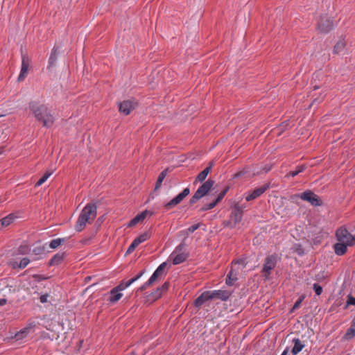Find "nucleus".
I'll list each match as a JSON object with an SVG mask.
<instances>
[{"mask_svg": "<svg viewBox=\"0 0 355 355\" xmlns=\"http://www.w3.org/2000/svg\"><path fill=\"white\" fill-rule=\"evenodd\" d=\"M166 266V263L164 262V263H161L153 273L155 275H156L158 277H159L160 276H162L163 271L165 269Z\"/></svg>", "mask_w": 355, "mask_h": 355, "instance_id": "34", "label": "nucleus"}, {"mask_svg": "<svg viewBox=\"0 0 355 355\" xmlns=\"http://www.w3.org/2000/svg\"><path fill=\"white\" fill-rule=\"evenodd\" d=\"M137 107V103L132 100L123 101L119 103V109L121 113L128 115Z\"/></svg>", "mask_w": 355, "mask_h": 355, "instance_id": "10", "label": "nucleus"}, {"mask_svg": "<svg viewBox=\"0 0 355 355\" xmlns=\"http://www.w3.org/2000/svg\"><path fill=\"white\" fill-rule=\"evenodd\" d=\"M313 290L317 295H320L322 292V288L318 284H313Z\"/></svg>", "mask_w": 355, "mask_h": 355, "instance_id": "42", "label": "nucleus"}, {"mask_svg": "<svg viewBox=\"0 0 355 355\" xmlns=\"http://www.w3.org/2000/svg\"><path fill=\"white\" fill-rule=\"evenodd\" d=\"M150 238V234L148 232H144L135 238L134 241L138 244L140 245L141 243L147 241Z\"/></svg>", "mask_w": 355, "mask_h": 355, "instance_id": "31", "label": "nucleus"}, {"mask_svg": "<svg viewBox=\"0 0 355 355\" xmlns=\"http://www.w3.org/2000/svg\"><path fill=\"white\" fill-rule=\"evenodd\" d=\"M348 247H350L349 245L338 241L334 245V250L336 254L341 256L347 252Z\"/></svg>", "mask_w": 355, "mask_h": 355, "instance_id": "17", "label": "nucleus"}, {"mask_svg": "<svg viewBox=\"0 0 355 355\" xmlns=\"http://www.w3.org/2000/svg\"><path fill=\"white\" fill-rule=\"evenodd\" d=\"M214 185V181L208 180L205 182L196 191L194 195L189 200V204H195L198 200L204 197L211 189Z\"/></svg>", "mask_w": 355, "mask_h": 355, "instance_id": "4", "label": "nucleus"}, {"mask_svg": "<svg viewBox=\"0 0 355 355\" xmlns=\"http://www.w3.org/2000/svg\"><path fill=\"white\" fill-rule=\"evenodd\" d=\"M147 213H148V211H143L137 215V216L139 217L140 222L143 221L145 219V218L146 217Z\"/></svg>", "mask_w": 355, "mask_h": 355, "instance_id": "47", "label": "nucleus"}, {"mask_svg": "<svg viewBox=\"0 0 355 355\" xmlns=\"http://www.w3.org/2000/svg\"><path fill=\"white\" fill-rule=\"evenodd\" d=\"M200 227V223H197V224H195V225H191V227H189L188 229H187L185 230V232L186 234L188 235L189 234H191L193 233V232H195L196 230H198L199 227Z\"/></svg>", "mask_w": 355, "mask_h": 355, "instance_id": "36", "label": "nucleus"}, {"mask_svg": "<svg viewBox=\"0 0 355 355\" xmlns=\"http://www.w3.org/2000/svg\"><path fill=\"white\" fill-rule=\"evenodd\" d=\"M275 266L276 258L274 256H268L265 259L262 271L266 277H268L270 275L271 270L275 267Z\"/></svg>", "mask_w": 355, "mask_h": 355, "instance_id": "13", "label": "nucleus"}, {"mask_svg": "<svg viewBox=\"0 0 355 355\" xmlns=\"http://www.w3.org/2000/svg\"><path fill=\"white\" fill-rule=\"evenodd\" d=\"M19 254H26L28 251V248L27 246H20L18 249Z\"/></svg>", "mask_w": 355, "mask_h": 355, "instance_id": "48", "label": "nucleus"}, {"mask_svg": "<svg viewBox=\"0 0 355 355\" xmlns=\"http://www.w3.org/2000/svg\"><path fill=\"white\" fill-rule=\"evenodd\" d=\"M140 221H139V217H137V216L133 218L128 223V227H133L135 225H136L137 223H139Z\"/></svg>", "mask_w": 355, "mask_h": 355, "instance_id": "43", "label": "nucleus"}, {"mask_svg": "<svg viewBox=\"0 0 355 355\" xmlns=\"http://www.w3.org/2000/svg\"><path fill=\"white\" fill-rule=\"evenodd\" d=\"M345 45L346 42L344 40H339L334 46V53L337 54L341 53L345 49Z\"/></svg>", "mask_w": 355, "mask_h": 355, "instance_id": "28", "label": "nucleus"}, {"mask_svg": "<svg viewBox=\"0 0 355 355\" xmlns=\"http://www.w3.org/2000/svg\"><path fill=\"white\" fill-rule=\"evenodd\" d=\"M168 286H169V284L168 282H165L161 287L158 288L159 289H160V291L164 293L165 291H166L168 288Z\"/></svg>", "mask_w": 355, "mask_h": 355, "instance_id": "50", "label": "nucleus"}, {"mask_svg": "<svg viewBox=\"0 0 355 355\" xmlns=\"http://www.w3.org/2000/svg\"><path fill=\"white\" fill-rule=\"evenodd\" d=\"M139 245L133 240L128 248L127 253H132Z\"/></svg>", "mask_w": 355, "mask_h": 355, "instance_id": "40", "label": "nucleus"}, {"mask_svg": "<svg viewBox=\"0 0 355 355\" xmlns=\"http://www.w3.org/2000/svg\"><path fill=\"white\" fill-rule=\"evenodd\" d=\"M336 238L338 241L349 245V246H353L355 244L354 236L345 227H340L336 231Z\"/></svg>", "mask_w": 355, "mask_h": 355, "instance_id": "6", "label": "nucleus"}, {"mask_svg": "<svg viewBox=\"0 0 355 355\" xmlns=\"http://www.w3.org/2000/svg\"><path fill=\"white\" fill-rule=\"evenodd\" d=\"M30 62L31 60L28 56L26 54H22L21 71L18 77L19 81L23 80L27 76Z\"/></svg>", "mask_w": 355, "mask_h": 355, "instance_id": "12", "label": "nucleus"}, {"mask_svg": "<svg viewBox=\"0 0 355 355\" xmlns=\"http://www.w3.org/2000/svg\"><path fill=\"white\" fill-rule=\"evenodd\" d=\"M15 218L16 216L13 214H10L7 216L1 218L0 220V229L10 225L12 223H13Z\"/></svg>", "mask_w": 355, "mask_h": 355, "instance_id": "21", "label": "nucleus"}, {"mask_svg": "<svg viewBox=\"0 0 355 355\" xmlns=\"http://www.w3.org/2000/svg\"><path fill=\"white\" fill-rule=\"evenodd\" d=\"M3 153V150L0 148V155Z\"/></svg>", "mask_w": 355, "mask_h": 355, "instance_id": "57", "label": "nucleus"}, {"mask_svg": "<svg viewBox=\"0 0 355 355\" xmlns=\"http://www.w3.org/2000/svg\"><path fill=\"white\" fill-rule=\"evenodd\" d=\"M214 185V181L208 180L205 182L196 191L194 195L189 200V204H195L198 200L204 197L211 189Z\"/></svg>", "mask_w": 355, "mask_h": 355, "instance_id": "5", "label": "nucleus"}, {"mask_svg": "<svg viewBox=\"0 0 355 355\" xmlns=\"http://www.w3.org/2000/svg\"><path fill=\"white\" fill-rule=\"evenodd\" d=\"M53 170L51 171H47L44 175L36 182L35 186L40 187L42 184H44L48 178L53 174Z\"/></svg>", "mask_w": 355, "mask_h": 355, "instance_id": "29", "label": "nucleus"}, {"mask_svg": "<svg viewBox=\"0 0 355 355\" xmlns=\"http://www.w3.org/2000/svg\"><path fill=\"white\" fill-rule=\"evenodd\" d=\"M304 299V297L302 296L295 302V304L292 308V311L299 309V307L300 306Z\"/></svg>", "mask_w": 355, "mask_h": 355, "instance_id": "38", "label": "nucleus"}, {"mask_svg": "<svg viewBox=\"0 0 355 355\" xmlns=\"http://www.w3.org/2000/svg\"><path fill=\"white\" fill-rule=\"evenodd\" d=\"M65 253L64 252H58L55 254L50 260L49 265L50 266H58L62 263L64 259Z\"/></svg>", "mask_w": 355, "mask_h": 355, "instance_id": "19", "label": "nucleus"}, {"mask_svg": "<svg viewBox=\"0 0 355 355\" xmlns=\"http://www.w3.org/2000/svg\"><path fill=\"white\" fill-rule=\"evenodd\" d=\"M210 299H220L221 300H227L231 295V293L227 291L215 290L209 291Z\"/></svg>", "mask_w": 355, "mask_h": 355, "instance_id": "15", "label": "nucleus"}, {"mask_svg": "<svg viewBox=\"0 0 355 355\" xmlns=\"http://www.w3.org/2000/svg\"><path fill=\"white\" fill-rule=\"evenodd\" d=\"M30 328H26L23 330H21L20 332L17 333L15 336L16 338L17 339H21L23 338L24 336H26L27 333L28 331H30Z\"/></svg>", "mask_w": 355, "mask_h": 355, "instance_id": "37", "label": "nucleus"}, {"mask_svg": "<svg viewBox=\"0 0 355 355\" xmlns=\"http://www.w3.org/2000/svg\"><path fill=\"white\" fill-rule=\"evenodd\" d=\"M64 241H65V239H62V238L53 239L51 241V242L49 243V247L52 249H55V248L60 247Z\"/></svg>", "mask_w": 355, "mask_h": 355, "instance_id": "30", "label": "nucleus"}, {"mask_svg": "<svg viewBox=\"0 0 355 355\" xmlns=\"http://www.w3.org/2000/svg\"><path fill=\"white\" fill-rule=\"evenodd\" d=\"M347 304L355 306V297L352 295H349L347 297Z\"/></svg>", "mask_w": 355, "mask_h": 355, "instance_id": "46", "label": "nucleus"}, {"mask_svg": "<svg viewBox=\"0 0 355 355\" xmlns=\"http://www.w3.org/2000/svg\"><path fill=\"white\" fill-rule=\"evenodd\" d=\"M158 278L159 277L153 273L152 276L150 277V279L148 280V284L153 285L157 280Z\"/></svg>", "mask_w": 355, "mask_h": 355, "instance_id": "44", "label": "nucleus"}, {"mask_svg": "<svg viewBox=\"0 0 355 355\" xmlns=\"http://www.w3.org/2000/svg\"><path fill=\"white\" fill-rule=\"evenodd\" d=\"M212 164H213L212 162L210 163V165L209 166H207L202 171H201L198 175V176L196 177V182H202L206 179L207 176L208 175V174L209 173V172L211 170Z\"/></svg>", "mask_w": 355, "mask_h": 355, "instance_id": "20", "label": "nucleus"}, {"mask_svg": "<svg viewBox=\"0 0 355 355\" xmlns=\"http://www.w3.org/2000/svg\"><path fill=\"white\" fill-rule=\"evenodd\" d=\"M300 197L302 200L310 202L313 206H320L322 203L320 198L309 190L301 193Z\"/></svg>", "mask_w": 355, "mask_h": 355, "instance_id": "8", "label": "nucleus"}, {"mask_svg": "<svg viewBox=\"0 0 355 355\" xmlns=\"http://www.w3.org/2000/svg\"><path fill=\"white\" fill-rule=\"evenodd\" d=\"M7 303V300L5 298L0 299V306H4Z\"/></svg>", "mask_w": 355, "mask_h": 355, "instance_id": "52", "label": "nucleus"}, {"mask_svg": "<svg viewBox=\"0 0 355 355\" xmlns=\"http://www.w3.org/2000/svg\"><path fill=\"white\" fill-rule=\"evenodd\" d=\"M97 215V207L95 203H88L82 210L76 224L75 229L78 232H81L87 223H92L96 218Z\"/></svg>", "mask_w": 355, "mask_h": 355, "instance_id": "2", "label": "nucleus"}, {"mask_svg": "<svg viewBox=\"0 0 355 355\" xmlns=\"http://www.w3.org/2000/svg\"><path fill=\"white\" fill-rule=\"evenodd\" d=\"M131 285V283H130V281H128L127 282H121L117 286L114 287V288L117 291H122L125 290L126 288L130 286Z\"/></svg>", "mask_w": 355, "mask_h": 355, "instance_id": "33", "label": "nucleus"}, {"mask_svg": "<svg viewBox=\"0 0 355 355\" xmlns=\"http://www.w3.org/2000/svg\"><path fill=\"white\" fill-rule=\"evenodd\" d=\"M293 343L294 346L292 349V353L293 355H297L304 347V345L299 338H293Z\"/></svg>", "mask_w": 355, "mask_h": 355, "instance_id": "22", "label": "nucleus"}, {"mask_svg": "<svg viewBox=\"0 0 355 355\" xmlns=\"http://www.w3.org/2000/svg\"><path fill=\"white\" fill-rule=\"evenodd\" d=\"M58 55V47L54 46L51 51V55H50V57L49 59L48 68H50V67H53V65H55V64L57 61Z\"/></svg>", "mask_w": 355, "mask_h": 355, "instance_id": "23", "label": "nucleus"}, {"mask_svg": "<svg viewBox=\"0 0 355 355\" xmlns=\"http://www.w3.org/2000/svg\"><path fill=\"white\" fill-rule=\"evenodd\" d=\"M123 296V294L119 291H116L114 288H112L110 291V296L109 298V301L112 303H115L118 302Z\"/></svg>", "mask_w": 355, "mask_h": 355, "instance_id": "24", "label": "nucleus"}, {"mask_svg": "<svg viewBox=\"0 0 355 355\" xmlns=\"http://www.w3.org/2000/svg\"><path fill=\"white\" fill-rule=\"evenodd\" d=\"M245 207L243 205H236L231 214L230 220L236 225L240 223L243 217V210Z\"/></svg>", "mask_w": 355, "mask_h": 355, "instance_id": "11", "label": "nucleus"}, {"mask_svg": "<svg viewBox=\"0 0 355 355\" xmlns=\"http://www.w3.org/2000/svg\"><path fill=\"white\" fill-rule=\"evenodd\" d=\"M218 203L214 200L212 202L209 203V204H207V205H205L204 206L202 207V208L200 209L201 211H207V210H209V209H213Z\"/></svg>", "mask_w": 355, "mask_h": 355, "instance_id": "35", "label": "nucleus"}, {"mask_svg": "<svg viewBox=\"0 0 355 355\" xmlns=\"http://www.w3.org/2000/svg\"><path fill=\"white\" fill-rule=\"evenodd\" d=\"M333 26V21L329 17L322 16L318 22L317 28L321 33H327L332 29Z\"/></svg>", "mask_w": 355, "mask_h": 355, "instance_id": "7", "label": "nucleus"}, {"mask_svg": "<svg viewBox=\"0 0 355 355\" xmlns=\"http://www.w3.org/2000/svg\"><path fill=\"white\" fill-rule=\"evenodd\" d=\"M166 175H167V170L166 169L164 170L163 171H162L159 173V175L158 176V178L157 180L156 184H155V190H157V189H159L162 187V182L164 181V180L166 178Z\"/></svg>", "mask_w": 355, "mask_h": 355, "instance_id": "27", "label": "nucleus"}, {"mask_svg": "<svg viewBox=\"0 0 355 355\" xmlns=\"http://www.w3.org/2000/svg\"><path fill=\"white\" fill-rule=\"evenodd\" d=\"M30 110L34 114L35 118L42 123L45 127H50L54 123V116L51 111L44 105L36 102L29 104Z\"/></svg>", "mask_w": 355, "mask_h": 355, "instance_id": "1", "label": "nucleus"}, {"mask_svg": "<svg viewBox=\"0 0 355 355\" xmlns=\"http://www.w3.org/2000/svg\"><path fill=\"white\" fill-rule=\"evenodd\" d=\"M302 253H303V252H301V250H299V252H298L299 254H302Z\"/></svg>", "mask_w": 355, "mask_h": 355, "instance_id": "55", "label": "nucleus"}, {"mask_svg": "<svg viewBox=\"0 0 355 355\" xmlns=\"http://www.w3.org/2000/svg\"><path fill=\"white\" fill-rule=\"evenodd\" d=\"M302 253H303V252H301V250H299V252H298L299 254H302Z\"/></svg>", "mask_w": 355, "mask_h": 355, "instance_id": "56", "label": "nucleus"}, {"mask_svg": "<svg viewBox=\"0 0 355 355\" xmlns=\"http://www.w3.org/2000/svg\"><path fill=\"white\" fill-rule=\"evenodd\" d=\"M190 193V190L189 188H185L180 193H179L177 196H175L173 199L169 201L168 203L165 205V208L166 209H171L177 205L180 204L183 199L187 197Z\"/></svg>", "mask_w": 355, "mask_h": 355, "instance_id": "9", "label": "nucleus"}, {"mask_svg": "<svg viewBox=\"0 0 355 355\" xmlns=\"http://www.w3.org/2000/svg\"><path fill=\"white\" fill-rule=\"evenodd\" d=\"M306 168L305 165H300L297 167L296 170L292 171L288 173L289 176L295 177L299 173L303 172Z\"/></svg>", "mask_w": 355, "mask_h": 355, "instance_id": "32", "label": "nucleus"}, {"mask_svg": "<svg viewBox=\"0 0 355 355\" xmlns=\"http://www.w3.org/2000/svg\"><path fill=\"white\" fill-rule=\"evenodd\" d=\"M31 262V260L28 258H22L21 259L16 258V259H10L8 263V266H10L13 269L19 268L23 269L26 268L28 263Z\"/></svg>", "mask_w": 355, "mask_h": 355, "instance_id": "14", "label": "nucleus"}, {"mask_svg": "<svg viewBox=\"0 0 355 355\" xmlns=\"http://www.w3.org/2000/svg\"><path fill=\"white\" fill-rule=\"evenodd\" d=\"M162 293H163L160 291V289L157 288L154 292L152 293V297L153 299H158L162 296Z\"/></svg>", "mask_w": 355, "mask_h": 355, "instance_id": "41", "label": "nucleus"}, {"mask_svg": "<svg viewBox=\"0 0 355 355\" xmlns=\"http://www.w3.org/2000/svg\"><path fill=\"white\" fill-rule=\"evenodd\" d=\"M49 295L48 294H44L40 296V301L41 303H45L48 301Z\"/></svg>", "mask_w": 355, "mask_h": 355, "instance_id": "49", "label": "nucleus"}, {"mask_svg": "<svg viewBox=\"0 0 355 355\" xmlns=\"http://www.w3.org/2000/svg\"><path fill=\"white\" fill-rule=\"evenodd\" d=\"M268 189V186L267 185H263L259 188H257L246 195L245 200L247 201L253 200L261 196Z\"/></svg>", "mask_w": 355, "mask_h": 355, "instance_id": "16", "label": "nucleus"}, {"mask_svg": "<svg viewBox=\"0 0 355 355\" xmlns=\"http://www.w3.org/2000/svg\"><path fill=\"white\" fill-rule=\"evenodd\" d=\"M281 355H289V351L288 349H286Z\"/></svg>", "mask_w": 355, "mask_h": 355, "instance_id": "53", "label": "nucleus"}, {"mask_svg": "<svg viewBox=\"0 0 355 355\" xmlns=\"http://www.w3.org/2000/svg\"><path fill=\"white\" fill-rule=\"evenodd\" d=\"M150 286H152L151 284H148V281L144 284L141 287L139 288V291H143L144 290H146V288H148V287H150Z\"/></svg>", "mask_w": 355, "mask_h": 355, "instance_id": "51", "label": "nucleus"}, {"mask_svg": "<svg viewBox=\"0 0 355 355\" xmlns=\"http://www.w3.org/2000/svg\"><path fill=\"white\" fill-rule=\"evenodd\" d=\"M355 336V317L353 318L351 322L350 327L347 329L345 334L346 339H351Z\"/></svg>", "mask_w": 355, "mask_h": 355, "instance_id": "25", "label": "nucleus"}, {"mask_svg": "<svg viewBox=\"0 0 355 355\" xmlns=\"http://www.w3.org/2000/svg\"><path fill=\"white\" fill-rule=\"evenodd\" d=\"M144 271L140 272L137 275H136L135 277H133L129 280L130 283H131V284H133L135 282H136L139 278H141V277L144 275Z\"/></svg>", "mask_w": 355, "mask_h": 355, "instance_id": "45", "label": "nucleus"}, {"mask_svg": "<svg viewBox=\"0 0 355 355\" xmlns=\"http://www.w3.org/2000/svg\"><path fill=\"white\" fill-rule=\"evenodd\" d=\"M228 190V188L225 189L223 191H221L219 195L218 196L217 198L215 200V201L218 203L225 196Z\"/></svg>", "mask_w": 355, "mask_h": 355, "instance_id": "39", "label": "nucleus"}, {"mask_svg": "<svg viewBox=\"0 0 355 355\" xmlns=\"http://www.w3.org/2000/svg\"><path fill=\"white\" fill-rule=\"evenodd\" d=\"M209 300H211L210 299L209 292L205 291L197 299H196L194 301V304L196 306L199 307L202 306L205 302Z\"/></svg>", "mask_w": 355, "mask_h": 355, "instance_id": "18", "label": "nucleus"}, {"mask_svg": "<svg viewBox=\"0 0 355 355\" xmlns=\"http://www.w3.org/2000/svg\"><path fill=\"white\" fill-rule=\"evenodd\" d=\"M354 243H355V235L354 236Z\"/></svg>", "mask_w": 355, "mask_h": 355, "instance_id": "58", "label": "nucleus"}, {"mask_svg": "<svg viewBox=\"0 0 355 355\" xmlns=\"http://www.w3.org/2000/svg\"><path fill=\"white\" fill-rule=\"evenodd\" d=\"M246 263L245 259H240L232 262L231 269L227 274L226 279V284L227 285L232 286L236 280H238L239 276L245 268Z\"/></svg>", "mask_w": 355, "mask_h": 355, "instance_id": "3", "label": "nucleus"}, {"mask_svg": "<svg viewBox=\"0 0 355 355\" xmlns=\"http://www.w3.org/2000/svg\"><path fill=\"white\" fill-rule=\"evenodd\" d=\"M245 173V172H244V171H241V172H239V173H236V174L235 175V177L241 176V175L244 174Z\"/></svg>", "mask_w": 355, "mask_h": 355, "instance_id": "54", "label": "nucleus"}, {"mask_svg": "<svg viewBox=\"0 0 355 355\" xmlns=\"http://www.w3.org/2000/svg\"><path fill=\"white\" fill-rule=\"evenodd\" d=\"M172 256H173V263L174 265L180 264L184 262L187 259V255L184 253H180L178 254H175V253H173Z\"/></svg>", "mask_w": 355, "mask_h": 355, "instance_id": "26", "label": "nucleus"}]
</instances>
